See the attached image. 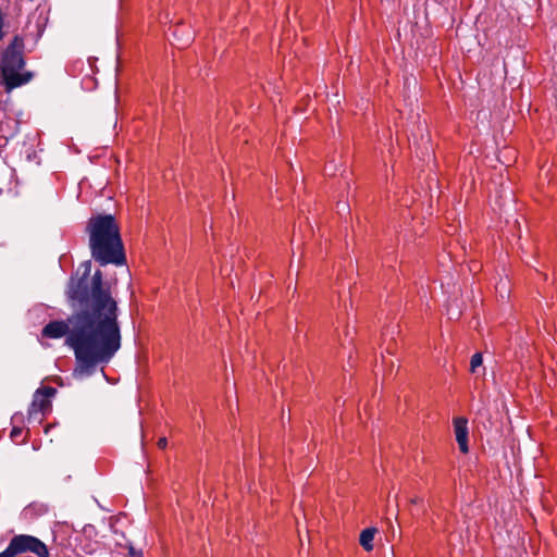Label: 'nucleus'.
I'll list each match as a JSON object with an SVG mask.
<instances>
[{"label":"nucleus","instance_id":"1","mask_svg":"<svg viewBox=\"0 0 557 557\" xmlns=\"http://www.w3.org/2000/svg\"><path fill=\"white\" fill-rule=\"evenodd\" d=\"M72 280L67 295L76 311L66 321H51L41 331L47 338H61L74 350L79 375L91 374L100 363L109 362L121 347L117 322V302L110 287L103 283V274L97 270L88 277Z\"/></svg>","mask_w":557,"mask_h":557},{"label":"nucleus","instance_id":"2","mask_svg":"<svg viewBox=\"0 0 557 557\" xmlns=\"http://www.w3.org/2000/svg\"><path fill=\"white\" fill-rule=\"evenodd\" d=\"M91 257L100 265L126 262L120 226L111 214H97L86 224Z\"/></svg>","mask_w":557,"mask_h":557},{"label":"nucleus","instance_id":"3","mask_svg":"<svg viewBox=\"0 0 557 557\" xmlns=\"http://www.w3.org/2000/svg\"><path fill=\"white\" fill-rule=\"evenodd\" d=\"M24 64L23 41L18 38H14L13 42L3 53L1 64L2 83L8 92L32 79L33 74L30 72H20Z\"/></svg>","mask_w":557,"mask_h":557},{"label":"nucleus","instance_id":"4","mask_svg":"<svg viewBox=\"0 0 557 557\" xmlns=\"http://www.w3.org/2000/svg\"><path fill=\"white\" fill-rule=\"evenodd\" d=\"M11 550L16 555L33 553L38 557H49V549L38 537L27 534L15 535L11 539Z\"/></svg>","mask_w":557,"mask_h":557},{"label":"nucleus","instance_id":"5","mask_svg":"<svg viewBox=\"0 0 557 557\" xmlns=\"http://www.w3.org/2000/svg\"><path fill=\"white\" fill-rule=\"evenodd\" d=\"M57 393V389L50 386H45L36 391L33 397V401L28 408L29 419H39V414L42 417L51 411L50 398Z\"/></svg>","mask_w":557,"mask_h":557},{"label":"nucleus","instance_id":"6","mask_svg":"<svg viewBox=\"0 0 557 557\" xmlns=\"http://www.w3.org/2000/svg\"><path fill=\"white\" fill-rule=\"evenodd\" d=\"M454 430L456 441L458 443L459 449L462 454H467L469 451L468 447V420L463 417H457L454 419Z\"/></svg>","mask_w":557,"mask_h":557},{"label":"nucleus","instance_id":"7","mask_svg":"<svg viewBox=\"0 0 557 557\" xmlns=\"http://www.w3.org/2000/svg\"><path fill=\"white\" fill-rule=\"evenodd\" d=\"M377 532L375 528H367L360 533L359 543L364 550L371 552L373 549V540Z\"/></svg>","mask_w":557,"mask_h":557},{"label":"nucleus","instance_id":"8","mask_svg":"<svg viewBox=\"0 0 557 557\" xmlns=\"http://www.w3.org/2000/svg\"><path fill=\"white\" fill-rule=\"evenodd\" d=\"M483 363V357L481 352H476L471 357L470 360V372L475 373L476 369Z\"/></svg>","mask_w":557,"mask_h":557},{"label":"nucleus","instance_id":"9","mask_svg":"<svg viewBox=\"0 0 557 557\" xmlns=\"http://www.w3.org/2000/svg\"><path fill=\"white\" fill-rule=\"evenodd\" d=\"M16 556L15 552L11 550V543H9L8 547L0 553V557H14Z\"/></svg>","mask_w":557,"mask_h":557},{"label":"nucleus","instance_id":"10","mask_svg":"<svg viewBox=\"0 0 557 557\" xmlns=\"http://www.w3.org/2000/svg\"><path fill=\"white\" fill-rule=\"evenodd\" d=\"M157 445L160 449H164L168 445L166 438L165 437L159 438Z\"/></svg>","mask_w":557,"mask_h":557},{"label":"nucleus","instance_id":"11","mask_svg":"<svg viewBox=\"0 0 557 557\" xmlns=\"http://www.w3.org/2000/svg\"><path fill=\"white\" fill-rule=\"evenodd\" d=\"M21 432H22V430H21V429H18V428H14V429L12 430V432H11V436H12V437H16V436H18V435L21 434Z\"/></svg>","mask_w":557,"mask_h":557},{"label":"nucleus","instance_id":"12","mask_svg":"<svg viewBox=\"0 0 557 557\" xmlns=\"http://www.w3.org/2000/svg\"><path fill=\"white\" fill-rule=\"evenodd\" d=\"M138 554H140L143 556L141 552H136L133 547H129V556L131 557H137Z\"/></svg>","mask_w":557,"mask_h":557},{"label":"nucleus","instance_id":"13","mask_svg":"<svg viewBox=\"0 0 557 557\" xmlns=\"http://www.w3.org/2000/svg\"><path fill=\"white\" fill-rule=\"evenodd\" d=\"M412 504H417L419 502V498L418 497H414L410 500Z\"/></svg>","mask_w":557,"mask_h":557},{"label":"nucleus","instance_id":"14","mask_svg":"<svg viewBox=\"0 0 557 557\" xmlns=\"http://www.w3.org/2000/svg\"><path fill=\"white\" fill-rule=\"evenodd\" d=\"M137 557H141V555H140V554H138V556H137Z\"/></svg>","mask_w":557,"mask_h":557}]
</instances>
